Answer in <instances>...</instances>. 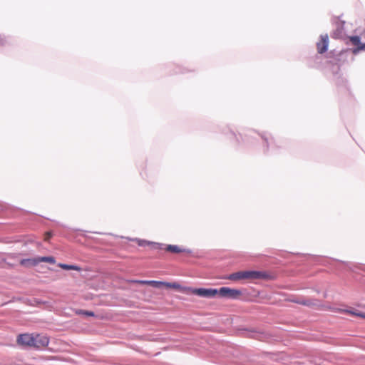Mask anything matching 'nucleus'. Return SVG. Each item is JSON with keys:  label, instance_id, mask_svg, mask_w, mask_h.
Listing matches in <instances>:
<instances>
[{"label": "nucleus", "instance_id": "nucleus-17", "mask_svg": "<svg viewBox=\"0 0 365 365\" xmlns=\"http://www.w3.org/2000/svg\"><path fill=\"white\" fill-rule=\"evenodd\" d=\"M33 260L34 259H24L21 260L20 264L23 266H26L28 264L33 265Z\"/></svg>", "mask_w": 365, "mask_h": 365}, {"label": "nucleus", "instance_id": "nucleus-13", "mask_svg": "<svg viewBox=\"0 0 365 365\" xmlns=\"http://www.w3.org/2000/svg\"><path fill=\"white\" fill-rule=\"evenodd\" d=\"M349 41L353 45L356 46L357 47L360 46L361 44L360 37L358 36H353L349 37Z\"/></svg>", "mask_w": 365, "mask_h": 365}, {"label": "nucleus", "instance_id": "nucleus-1", "mask_svg": "<svg viewBox=\"0 0 365 365\" xmlns=\"http://www.w3.org/2000/svg\"><path fill=\"white\" fill-rule=\"evenodd\" d=\"M267 274L265 272L258 271H240L230 274L227 279L232 281L241 279H267Z\"/></svg>", "mask_w": 365, "mask_h": 365}, {"label": "nucleus", "instance_id": "nucleus-9", "mask_svg": "<svg viewBox=\"0 0 365 365\" xmlns=\"http://www.w3.org/2000/svg\"><path fill=\"white\" fill-rule=\"evenodd\" d=\"M40 262H48L50 264H55L56 259L53 257L49 256V257H38L36 258H34L33 260V265H36L37 264Z\"/></svg>", "mask_w": 365, "mask_h": 365}, {"label": "nucleus", "instance_id": "nucleus-20", "mask_svg": "<svg viewBox=\"0 0 365 365\" xmlns=\"http://www.w3.org/2000/svg\"><path fill=\"white\" fill-rule=\"evenodd\" d=\"M356 315H358V316H360L363 318H365V314H355Z\"/></svg>", "mask_w": 365, "mask_h": 365}, {"label": "nucleus", "instance_id": "nucleus-3", "mask_svg": "<svg viewBox=\"0 0 365 365\" xmlns=\"http://www.w3.org/2000/svg\"><path fill=\"white\" fill-rule=\"evenodd\" d=\"M218 289H205V288H196L190 289V292L192 294L204 297V298H214L218 295Z\"/></svg>", "mask_w": 365, "mask_h": 365}, {"label": "nucleus", "instance_id": "nucleus-19", "mask_svg": "<svg viewBox=\"0 0 365 365\" xmlns=\"http://www.w3.org/2000/svg\"><path fill=\"white\" fill-rule=\"evenodd\" d=\"M52 235L51 232H46L45 234V237H44V240L45 241H48L49 239L51 237Z\"/></svg>", "mask_w": 365, "mask_h": 365}, {"label": "nucleus", "instance_id": "nucleus-16", "mask_svg": "<svg viewBox=\"0 0 365 365\" xmlns=\"http://www.w3.org/2000/svg\"><path fill=\"white\" fill-rule=\"evenodd\" d=\"M360 51H365V43H361L360 46L354 48L352 49V53L354 54H357Z\"/></svg>", "mask_w": 365, "mask_h": 365}, {"label": "nucleus", "instance_id": "nucleus-21", "mask_svg": "<svg viewBox=\"0 0 365 365\" xmlns=\"http://www.w3.org/2000/svg\"><path fill=\"white\" fill-rule=\"evenodd\" d=\"M344 312H350V313H351V312H349V311H347V310H345ZM351 314H354V313H353V312H351Z\"/></svg>", "mask_w": 365, "mask_h": 365}, {"label": "nucleus", "instance_id": "nucleus-12", "mask_svg": "<svg viewBox=\"0 0 365 365\" xmlns=\"http://www.w3.org/2000/svg\"><path fill=\"white\" fill-rule=\"evenodd\" d=\"M58 266L59 267L63 269H66V270H77V271H79L81 269V268L79 267H78V266L69 265V264H62V263L58 264Z\"/></svg>", "mask_w": 365, "mask_h": 365}, {"label": "nucleus", "instance_id": "nucleus-11", "mask_svg": "<svg viewBox=\"0 0 365 365\" xmlns=\"http://www.w3.org/2000/svg\"><path fill=\"white\" fill-rule=\"evenodd\" d=\"M138 282L140 283V284H149V285H151V286H153V287H155V288H160L162 286H165V282H160V281L141 280V281H138Z\"/></svg>", "mask_w": 365, "mask_h": 365}, {"label": "nucleus", "instance_id": "nucleus-6", "mask_svg": "<svg viewBox=\"0 0 365 365\" xmlns=\"http://www.w3.org/2000/svg\"><path fill=\"white\" fill-rule=\"evenodd\" d=\"M320 41L317 43V48L319 53H324L327 51L329 45V38L327 35L321 36Z\"/></svg>", "mask_w": 365, "mask_h": 365}, {"label": "nucleus", "instance_id": "nucleus-18", "mask_svg": "<svg viewBox=\"0 0 365 365\" xmlns=\"http://www.w3.org/2000/svg\"><path fill=\"white\" fill-rule=\"evenodd\" d=\"M6 38L0 35V46H4L6 44Z\"/></svg>", "mask_w": 365, "mask_h": 365}, {"label": "nucleus", "instance_id": "nucleus-7", "mask_svg": "<svg viewBox=\"0 0 365 365\" xmlns=\"http://www.w3.org/2000/svg\"><path fill=\"white\" fill-rule=\"evenodd\" d=\"M291 301L294 303L307 306V307H314V306L318 305L317 301L314 300V299H306L304 298H295V299H292Z\"/></svg>", "mask_w": 365, "mask_h": 365}, {"label": "nucleus", "instance_id": "nucleus-4", "mask_svg": "<svg viewBox=\"0 0 365 365\" xmlns=\"http://www.w3.org/2000/svg\"><path fill=\"white\" fill-rule=\"evenodd\" d=\"M33 348L41 349L48 345L49 339L46 335L34 334Z\"/></svg>", "mask_w": 365, "mask_h": 365}, {"label": "nucleus", "instance_id": "nucleus-5", "mask_svg": "<svg viewBox=\"0 0 365 365\" xmlns=\"http://www.w3.org/2000/svg\"><path fill=\"white\" fill-rule=\"evenodd\" d=\"M34 334H21L17 337V344L22 346L32 347L34 342Z\"/></svg>", "mask_w": 365, "mask_h": 365}, {"label": "nucleus", "instance_id": "nucleus-8", "mask_svg": "<svg viewBox=\"0 0 365 365\" xmlns=\"http://www.w3.org/2000/svg\"><path fill=\"white\" fill-rule=\"evenodd\" d=\"M164 249L165 250V251L172 252V253H180V252H187L188 254L191 253L190 250L182 249L178 245H166V247Z\"/></svg>", "mask_w": 365, "mask_h": 365}, {"label": "nucleus", "instance_id": "nucleus-15", "mask_svg": "<svg viewBox=\"0 0 365 365\" xmlns=\"http://www.w3.org/2000/svg\"><path fill=\"white\" fill-rule=\"evenodd\" d=\"M165 287L167 288H173L176 289H179L180 288V285L176 282L170 283L165 282Z\"/></svg>", "mask_w": 365, "mask_h": 365}, {"label": "nucleus", "instance_id": "nucleus-14", "mask_svg": "<svg viewBox=\"0 0 365 365\" xmlns=\"http://www.w3.org/2000/svg\"><path fill=\"white\" fill-rule=\"evenodd\" d=\"M76 313L78 314H83V315L89 316V317L95 316L94 312H93L91 311H86V310H83V309H78L76 312Z\"/></svg>", "mask_w": 365, "mask_h": 365}, {"label": "nucleus", "instance_id": "nucleus-2", "mask_svg": "<svg viewBox=\"0 0 365 365\" xmlns=\"http://www.w3.org/2000/svg\"><path fill=\"white\" fill-rule=\"evenodd\" d=\"M217 292L219 297L231 299H240L242 294V291L240 289L226 287H221L218 289Z\"/></svg>", "mask_w": 365, "mask_h": 365}, {"label": "nucleus", "instance_id": "nucleus-10", "mask_svg": "<svg viewBox=\"0 0 365 365\" xmlns=\"http://www.w3.org/2000/svg\"><path fill=\"white\" fill-rule=\"evenodd\" d=\"M136 241L138 242V245L141 247L150 245L152 247V248H153V249H163V247H162L163 245H161V244L155 243V242L143 240H137Z\"/></svg>", "mask_w": 365, "mask_h": 365}]
</instances>
